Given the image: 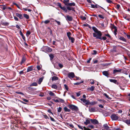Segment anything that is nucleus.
<instances>
[{"label": "nucleus", "instance_id": "f257e3e1", "mask_svg": "<svg viewBox=\"0 0 130 130\" xmlns=\"http://www.w3.org/2000/svg\"><path fill=\"white\" fill-rule=\"evenodd\" d=\"M92 29L94 32L93 33V36L95 37L96 39H99L101 40H103L104 41L107 39L105 36L102 37V34L101 32L98 29L94 26L92 27Z\"/></svg>", "mask_w": 130, "mask_h": 130}, {"label": "nucleus", "instance_id": "f03ea898", "mask_svg": "<svg viewBox=\"0 0 130 130\" xmlns=\"http://www.w3.org/2000/svg\"><path fill=\"white\" fill-rule=\"evenodd\" d=\"M75 3L74 2L69 3L68 4V6H67L66 8L67 10L69 11L72 10L75 12V8L71 7L72 6H75Z\"/></svg>", "mask_w": 130, "mask_h": 130}, {"label": "nucleus", "instance_id": "7ed1b4c3", "mask_svg": "<svg viewBox=\"0 0 130 130\" xmlns=\"http://www.w3.org/2000/svg\"><path fill=\"white\" fill-rule=\"evenodd\" d=\"M68 107L70 109L76 111H77L79 110L78 107L77 106L73 104H69L68 105Z\"/></svg>", "mask_w": 130, "mask_h": 130}, {"label": "nucleus", "instance_id": "20e7f679", "mask_svg": "<svg viewBox=\"0 0 130 130\" xmlns=\"http://www.w3.org/2000/svg\"><path fill=\"white\" fill-rule=\"evenodd\" d=\"M119 116L117 114L115 113H113L111 116V118L113 120H118Z\"/></svg>", "mask_w": 130, "mask_h": 130}, {"label": "nucleus", "instance_id": "39448f33", "mask_svg": "<svg viewBox=\"0 0 130 130\" xmlns=\"http://www.w3.org/2000/svg\"><path fill=\"white\" fill-rule=\"evenodd\" d=\"M57 6L59 7L62 10L65 12L66 13L68 11L66 7H62L61 4L60 3H57Z\"/></svg>", "mask_w": 130, "mask_h": 130}, {"label": "nucleus", "instance_id": "423d86ee", "mask_svg": "<svg viewBox=\"0 0 130 130\" xmlns=\"http://www.w3.org/2000/svg\"><path fill=\"white\" fill-rule=\"evenodd\" d=\"M41 50L48 53L49 52V47L47 46H43L41 48Z\"/></svg>", "mask_w": 130, "mask_h": 130}, {"label": "nucleus", "instance_id": "0eeeda50", "mask_svg": "<svg viewBox=\"0 0 130 130\" xmlns=\"http://www.w3.org/2000/svg\"><path fill=\"white\" fill-rule=\"evenodd\" d=\"M68 77L71 79L75 77V75L74 73L73 72H69L68 74Z\"/></svg>", "mask_w": 130, "mask_h": 130}, {"label": "nucleus", "instance_id": "6e6552de", "mask_svg": "<svg viewBox=\"0 0 130 130\" xmlns=\"http://www.w3.org/2000/svg\"><path fill=\"white\" fill-rule=\"evenodd\" d=\"M91 123L94 125L98 124H99V123L98 121L95 119H90Z\"/></svg>", "mask_w": 130, "mask_h": 130}, {"label": "nucleus", "instance_id": "1a4fd4ad", "mask_svg": "<svg viewBox=\"0 0 130 130\" xmlns=\"http://www.w3.org/2000/svg\"><path fill=\"white\" fill-rule=\"evenodd\" d=\"M97 103V102L95 101H93L90 102L89 101H88L85 104V105H88L89 104H90L91 105H94L95 104H96Z\"/></svg>", "mask_w": 130, "mask_h": 130}, {"label": "nucleus", "instance_id": "9d476101", "mask_svg": "<svg viewBox=\"0 0 130 130\" xmlns=\"http://www.w3.org/2000/svg\"><path fill=\"white\" fill-rule=\"evenodd\" d=\"M103 74L105 76L108 77L109 75L110 74L109 72L108 71H103L102 72Z\"/></svg>", "mask_w": 130, "mask_h": 130}, {"label": "nucleus", "instance_id": "9b49d317", "mask_svg": "<svg viewBox=\"0 0 130 130\" xmlns=\"http://www.w3.org/2000/svg\"><path fill=\"white\" fill-rule=\"evenodd\" d=\"M73 19V18L72 17L69 16L68 15L66 16V19L67 21H72Z\"/></svg>", "mask_w": 130, "mask_h": 130}, {"label": "nucleus", "instance_id": "f8f14e48", "mask_svg": "<svg viewBox=\"0 0 130 130\" xmlns=\"http://www.w3.org/2000/svg\"><path fill=\"white\" fill-rule=\"evenodd\" d=\"M53 76V75H52V76ZM58 79L59 78L58 77L54 76H52V77L50 78V80H52V81H54L58 80Z\"/></svg>", "mask_w": 130, "mask_h": 130}, {"label": "nucleus", "instance_id": "ddd939ff", "mask_svg": "<svg viewBox=\"0 0 130 130\" xmlns=\"http://www.w3.org/2000/svg\"><path fill=\"white\" fill-rule=\"evenodd\" d=\"M122 69H119L118 70L114 69L113 71V74H115L117 72H120L122 71Z\"/></svg>", "mask_w": 130, "mask_h": 130}, {"label": "nucleus", "instance_id": "4468645a", "mask_svg": "<svg viewBox=\"0 0 130 130\" xmlns=\"http://www.w3.org/2000/svg\"><path fill=\"white\" fill-rule=\"evenodd\" d=\"M76 125L77 126L78 128L80 129H81L82 130H83L84 129V130H85V128H86L87 129H89V128H87L85 126H81L79 125H78L77 124H76Z\"/></svg>", "mask_w": 130, "mask_h": 130}, {"label": "nucleus", "instance_id": "2eb2a0df", "mask_svg": "<svg viewBox=\"0 0 130 130\" xmlns=\"http://www.w3.org/2000/svg\"><path fill=\"white\" fill-rule=\"evenodd\" d=\"M109 81L112 83H113L116 84L118 85L119 83L117 82V80L115 79H109Z\"/></svg>", "mask_w": 130, "mask_h": 130}, {"label": "nucleus", "instance_id": "dca6fc26", "mask_svg": "<svg viewBox=\"0 0 130 130\" xmlns=\"http://www.w3.org/2000/svg\"><path fill=\"white\" fill-rule=\"evenodd\" d=\"M89 111L90 112H93L96 111L95 107H91L89 108Z\"/></svg>", "mask_w": 130, "mask_h": 130}, {"label": "nucleus", "instance_id": "f3484780", "mask_svg": "<svg viewBox=\"0 0 130 130\" xmlns=\"http://www.w3.org/2000/svg\"><path fill=\"white\" fill-rule=\"evenodd\" d=\"M33 67L32 66L28 67V68L27 69V72H28L33 70Z\"/></svg>", "mask_w": 130, "mask_h": 130}, {"label": "nucleus", "instance_id": "a211bd4d", "mask_svg": "<svg viewBox=\"0 0 130 130\" xmlns=\"http://www.w3.org/2000/svg\"><path fill=\"white\" fill-rule=\"evenodd\" d=\"M90 119H91L88 118V119H86V121L84 122V124L86 125H87L90 124Z\"/></svg>", "mask_w": 130, "mask_h": 130}, {"label": "nucleus", "instance_id": "6ab92c4d", "mask_svg": "<svg viewBox=\"0 0 130 130\" xmlns=\"http://www.w3.org/2000/svg\"><path fill=\"white\" fill-rule=\"evenodd\" d=\"M95 87L92 86L90 88H88L87 89V90H88L91 91H93L94 90Z\"/></svg>", "mask_w": 130, "mask_h": 130}, {"label": "nucleus", "instance_id": "aec40b11", "mask_svg": "<svg viewBox=\"0 0 130 130\" xmlns=\"http://www.w3.org/2000/svg\"><path fill=\"white\" fill-rule=\"evenodd\" d=\"M16 16L18 17H19L20 19H23V17L21 14H19L18 13H16Z\"/></svg>", "mask_w": 130, "mask_h": 130}, {"label": "nucleus", "instance_id": "412c9836", "mask_svg": "<svg viewBox=\"0 0 130 130\" xmlns=\"http://www.w3.org/2000/svg\"><path fill=\"white\" fill-rule=\"evenodd\" d=\"M26 60V58L24 56L22 57L21 61V64H22L23 63H24Z\"/></svg>", "mask_w": 130, "mask_h": 130}, {"label": "nucleus", "instance_id": "4be33fe9", "mask_svg": "<svg viewBox=\"0 0 130 130\" xmlns=\"http://www.w3.org/2000/svg\"><path fill=\"white\" fill-rule=\"evenodd\" d=\"M119 39L120 40H122L123 41L126 42V39L124 38L123 37L121 36L119 38Z\"/></svg>", "mask_w": 130, "mask_h": 130}, {"label": "nucleus", "instance_id": "5701e85b", "mask_svg": "<svg viewBox=\"0 0 130 130\" xmlns=\"http://www.w3.org/2000/svg\"><path fill=\"white\" fill-rule=\"evenodd\" d=\"M69 1V0H64L63 1V3L67 6H68V4L69 3H68Z\"/></svg>", "mask_w": 130, "mask_h": 130}, {"label": "nucleus", "instance_id": "b1692460", "mask_svg": "<svg viewBox=\"0 0 130 130\" xmlns=\"http://www.w3.org/2000/svg\"><path fill=\"white\" fill-rule=\"evenodd\" d=\"M104 128L106 130H107L109 129V127L108 125L107 124H105L103 125Z\"/></svg>", "mask_w": 130, "mask_h": 130}, {"label": "nucleus", "instance_id": "393cba45", "mask_svg": "<svg viewBox=\"0 0 130 130\" xmlns=\"http://www.w3.org/2000/svg\"><path fill=\"white\" fill-rule=\"evenodd\" d=\"M63 109L64 111L66 112H69L71 111L70 109H68L67 107H64V108Z\"/></svg>", "mask_w": 130, "mask_h": 130}, {"label": "nucleus", "instance_id": "a878e982", "mask_svg": "<svg viewBox=\"0 0 130 130\" xmlns=\"http://www.w3.org/2000/svg\"><path fill=\"white\" fill-rule=\"evenodd\" d=\"M49 57L50 58V60L52 61V59L54 57V54H49Z\"/></svg>", "mask_w": 130, "mask_h": 130}, {"label": "nucleus", "instance_id": "bb28decb", "mask_svg": "<svg viewBox=\"0 0 130 130\" xmlns=\"http://www.w3.org/2000/svg\"><path fill=\"white\" fill-rule=\"evenodd\" d=\"M51 87L52 88L57 89L58 88V86L56 85L53 84L52 85Z\"/></svg>", "mask_w": 130, "mask_h": 130}, {"label": "nucleus", "instance_id": "cd10ccee", "mask_svg": "<svg viewBox=\"0 0 130 130\" xmlns=\"http://www.w3.org/2000/svg\"><path fill=\"white\" fill-rule=\"evenodd\" d=\"M43 79V78L42 77L40 78L39 79L38 81V83L39 84H41V83Z\"/></svg>", "mask_w": 130, "mask_h": 130}, {"label": "nucleus", "instance_id": "c85d7f7f", "mask_svg": "<svg viewBox=\"0 0 130 130\" xmlns=\"http://www.w3.org/2000/svg\"><path fill=\"white\" fill-rule=\"evenodd\" d=\"M20 35L22 36L23 39L24 40L25 39V37L21 30L20 31Z\"/></svg>", "mask_w": 130, "mask_h": 130}, {"label": "nucleus", "instance_id": "c756f323", "mask_svg": "<svg viewBox=\"0 0 130 130\" xmlns=\"http://www.w3.org/2000/svg\"><path fill=\"white\" fill-rule=\"evenodd\" d=\"M69 39L70 40H71V42L72 43H73L74 42V41L75 40V39L74 38L71 37L70 38H69Z\"/></svg>", "mask_w": 130, "mask_h": 130}, {"label": "nucleus", "instance_id": "7c9ffc66", "mask_svg": "<svg viewBox=\"0 0 130 130\" xmlns=\"http://www.w3.org/2000/svg\"><path fill=\"white\" fill-rule=\"evenodd\" d=\"M38 86V84H37L36 83V82H34L33 83L31 84L30 85V86Z\"/></svg>", "mask_w": 130, "mask_h": 130}, {"label": "nucleus", "instance_id": "2f4dec72", "mask_svg": "<svg viewBox=\"0 0 130 130\" xmlns=\"http://www.w3.org/2000/svg\"><path fill=\"white\" fill-rule=\"evenodd\" d=\"M49 95L52 96H55V94L51 91H49Z\"/></svg>", "mask_w": 130, "mask_h": 130}, {"label": "nucleus", "instance_id": "473e14b6", "mask_svg": "<svg viewBox=\"0 0 130 130\" xmlns=\"http://www.w3.org/2000/svg\"><path fill=\"white\" fill-rule=\"evenodd\" d=\"M23 16L24 18H26V19H28L29 18V15L26 14H24Z\"/></svg>", "mask_w": 130, "mask_h": 130}, {"label": "nucleus", "instance_id": "72a5a7b5", "mask_svg": "<svg viewBox=\"0 0 130 130\" xmlns=\"http://www.w3.org/2000/svg\"><path fill=\"white\" fill-rule=\"evenodd\" d=\"M80 18L82 19V20H86V17L83 16V15H80Z\"/></svg>", "mask_w": 130, "mask_h": 130}, {"label": "nucleus", "instance_id": "f704fd0d", "mask_svg": "<svg viewBox=\"0 0 130 130\" xmlns=\"http://www.w3.org/2000/svg\"><path fill=\"white\" fill-rule=\"evenodd\" d=\"M84 82L83 81H82L81 82H78L74 84V85H79L80 84L82 83H83Z\"/></svg>", "mask_w": 130, "mask_h": 130}, {"label": "nucleus", "instance_id": "c9c22d12", "mask_svg": "<svg viewBox=\"0 0 130 130\" xmlns=\"http://www.w3.org/2000/svg\"><path fill=\"white\" fill-rule=\"evenodd\" d=\"M71 35L72 34L70 32H67V35L68 38H70V37H71Z\"/></svg>", "mask_w": 130, "mask_h": 130}, {"label": "nucleus", "instance_id": "e433bc0d", "mask_svg": "<svg viewBox=\"0 0 130 130\" xmlns=\"http://www.w3.org/2000/svg\"><path fill=\"white\" fill-rule=\"evenodd\" d=\"M111 25H112V26H111L112 28V29H115V30L116 29H117V27H116V26H115L114 25V24H111Z\"/></svg>", "mask_w": 130, "mask_h": 130}, {"label": "nucleus", "instance_id": "4c0bfd02", "mask_svg": "<svg viewBox=\"0 0 130 130\" xmlns=\"http://www.w3.org/2000/svg\"><path fill=\"white\" fill-rule=\"evenodd\" d=\"M97 52L95 50H93L91 53V54L92 55H95L97 54Z\"/></svg>", "mask_w": 130, "mask_h": 130}, {"label": "nucleus", "instance_id": "58836bf2", "mask_svg": "<svg viewBox=\"0 0 130 130\" xmlns=\"http://www.w3.org/2000/svg\"><path fill=\"white\" fill-rule=\"evenodd\" d=\"M49 117L50 118L51 120L52 121L54 122H56V120H55L52 117H51L50 116H49Z\"/></svg>", "mask_w": 130, "mask_h": 130}, {"label": "nucleus", "instance_id": "ea45409f", "mask_svg": "<svg viewBox=\"0 0 130 130\" xmlns=\"http://www.w3.org/2000/svg\"><path fill=\"white\" fill-rule=\"evenodd\" d=\"M90 81H91V82H90V83L92 84L93 85L94 84V80L93 79H90Z\"/></svg>", "mask_w": 130, "mask_h": 130}, {"label": "nucleus", "instance_id": "a19ab883", "mask_svg": "<svg viewBox=\"0 0 130 130\" xmlns=\"http://www.w3.org/2000/svg\"><path fill=\"white\" fill-rule=\"evenodd\" d=\"M104 95H105L107 98L109 99H110L111 98L109 97L108 95L106 93H104Z\"/></svg>", "mask_w": 130, "mask_h": 130}, {"label": "nucleus", "instance_id": "79ce46f5", "mask_svg": "<svg viewBox=\"0 0 130 130\" xmlns=\"http://www.w3.org/2000/svg\"><path fill=\"white\" fill-rule=\"evenodd\" d=\"M104 35L105 36H107L108 37H109L111 39V37L110 35L109 34H105Z\"/></svg>", "mask_w": 130, "mask_h": 130}, {"label": "nucleus", "instance_id": "37998d69", "mask_svg": "<svg viewBox=\"0 0 130 130\" xmlns=\"http://www.w3.org/2000/svg\"><path fill=\"white\" fill-rule=\"evenodd\" d=\"M30 34V32L29 31H28L26 34V36L27 37H28L29 36V35Z\"/></svg>", "mask_w": 130, "mask_h": 130}, {"label": "nucleus", "instance_id": "c03bdc74", "mask_svg": "<svg viewBox=\"0 0 130 130\" xmlns=\"http://www.w3.org/2000/svg\"><path fill=\"white\" fill-rule=\"evenodd\" d=\"M62 110V108L61 107H59L57 109V111L58 112H61Z\"/></svg>", "mask_w": 130, "mask_h": 130}, {"label": "nucleus", "instance_id": "a18cd8bd", "mask_svg": "<svg viewBox=\"0 0 130 130\" xmlns=\"http://www.w3.org/2000/svg\"><path fill=\"white\" fill-rule=\"evenodd\" d=\"M15 93L18 94H21L22 95H24V94L22 92H19V91H16L15 92Z\"/></svg>", "mask_w": 130, "mask_h": 130}, {"label": "nucleus", "instance_id": "49530a36", "mask_svg": "<svg viewBox=\"0 0 130 130\" xmlns=\"http://www.w3.org/2000/svg\"><path fill=\"white\" fill-rule=\"evenodd\" d=\"M128 71H127L126 70H124L123 71V73L125 74L126 75H127L128 74Z\"/></svg>", "mask_w": 130, "mask_h": 130}, {"label": "nucleus", "instance_id": "de8ad7c7", "mask_svg": "<svg viewBox=\"0 0 130 130\" xmlns=\"http://www.w3.org/2000/svg\"><path fill=\"white\" fill-rule=\"evenodd\" d=\"M64 88H65V89L67 91H68L69 88L68 87L67 85L65 84L64 85Z\"/></svg>", "mask_w": 130, "mask_h": 130}, {"label": "nucleus", "instance_id": "09e8293b", "mask_svg": "<svg viewBox=\"0 0 130 130\" xmlns=\"http://www.w3.org/2000/svg\"><path fill=\"white\" fill-rule=\"evenodd\" d=\"M13 4L14 5H16L17 6V7L19 9H20L21 10H22V9L20 8V7H19V5L17 4L16 3H13Z\"/></svg>", "mask_w": 130, "mask_h": 130}, {"label": "nucleus", "instance_id": "8fccbe9b", "mask_svg": "<svg viewBox=\"0 0 130 130\" xmlns=\"http://www.w3.org/2000/svg\"><path fill=\"white\" fill-rule=\"evenodd\" d=\"M126 123L128 124H130V119L129 120H126Z\"/></svg>", "mask_w": 130, "mask_h": 130}, {"label": "nucleus", "instance_id": "3c124183", "mask_svg": "<svg viewBox=\"0 0 130 130\" xmlns=\"http://www.w3.org/2000/svg\"><path fill=\"white\" fill-rule=\"evenodd\" d=\"M58 66L60 67V68H62L63 67V66L62 64L60 63H58Z\"/></svg>", "mask_w": 130, "mask_h": 130}, {"label": "nucleus", "instance_id": "603ef678", "mask_svg": "<svg viewBox=\"0 0 130 130\" xmlns=\"http://www.w3.org/2000/svg\"><path fill=\"white\" fill-rule=\"evenodd\" d=\"M37 68L38 70H39L41 69V67L40 66L38 65L37 66Z\"/></svg>", "mask_w": 130, "mask_h": 130}, {"label": "nucleus", "instance_id": "864d4df0", "mask_svg": "<svg viewBox=\"0 0 130 130\" xmlns=\"http://www.w3.org/2000/svg\"><path fill=\"white\" fill-rule=\"evenodd\" d=\"M59 102H60L61 103H63L64 101V100L61 99H59Z\"/></svg>", "mask_w": 130, "mask_h": 130}, {"label": "nucleus", "instance_id": "5fc2aeb1", "mask_svg": "<svg viewBox=\"0 0 130 130\" xmlns=\"http://www.w3.org/2000/svg\"><path fill=\"white\" fill-rule=\"evenodd\" d=\"M116 8L118 10L120 9V5L119 4H118L116 5Z\"/></svg>", "mask_w": 130, "mask_h": 130}, {"label": "nucleus", "instance_id": "6e6d98bb", "mask_svg": "<svg viewBox=\"0 0 130 130\" xmlns=\"http://www.w3.org/2000/svg\"><path fill=\"white\" fill-rule=\"evenodd\" d=\"M98 16L99 17L102 19H104V17L101 14L99 15Z\"/></svg>", "mask_w": 130, "mask_h": 130}, {"label": "nucleus", "instance_id": "4d7b16f0", "mask_svg": "<svg viewBox=\"0 0 130 130\" xmlns=\"http://www.w3.org/2000/svg\"><path fill=\"white\" fill-rule=\"evenodd\" d=\"M106 1L108 3L110 4L112 3H113L112 1L110 0H106Z\"/></svg>", "mask_w": 130, "mask_h": 130}, {"label": "nucleus", "instance_id": "13d9d810", "mask_svg": "<svg viewBox=\"0 0 130 130\" xmlns=\"http://www.w3.org/2000/svg\"><path fill=\"white\" fill-rule=\"evenodd\" d=\"M90 5L91 6V7L93 8H95V7H96V6H95V5H93V4H91Z\"/></svg>", "mask_w": 130, "mask_h": 130}, {"label": "nucleus", "instance_id": "bf43d9fd", "mask_svg": "<svg viewBox=\"0 0 130 130\" xmlns=\"http://www.w3.org/2000/svg\"><path fill=\"white\" fill-rule=\"evenodd\" d=\"M42 23H44L45 24L48 23H49V20H46L44 21H42Z\"/></svg>", "mask_w": 130, "mask_h": 130}, {"label": "nucleus", "instance_id": "052dcab7", "mask_svg": "<svg viewBox=\"0 0 130 130\" xmlns=\"http://www.w3.org/2000/svg\"><path fill=\"white\" fill-rule=\"evenodd\" d=\"M28 88L29 90H30L32 91L34 90L33 88L30 87H28Z\"/></svg>", "mask_w": 130, "mask_h": 130}, {"label": "nucleus", "instance_id": "680f3d73", "mask_svg": "<svg viewBox=\"0 0 130 130\" xmlns=\"http://www.w3.org/2000/svg\"><path fill=\"white\" fill-rule=\"evenodd\" d=\"M88 126L91 129L93 128H94V126L92 125H88Z\"/></svg>", "mask_w": 130, "mask_h": 130}, {"label": "nucleus", "instance_id": "e2e57ef3", "mask_svg": "<svg viewBox=\"0 0 130 130\" xmlns=\"http://www.w3.org/2000/svg\"><path fill=\"white\" fill-rule=\"evenodd\" d=\"M22 100L24 101L25 102H27V103H28V100H27V99H22Z\"/></svg>", "mask_w": 130, "mask_h": 130}, {"label": "nucleus", "instance_id": "0e129e2a", "mask_svg": "<svg viewBox=\"0 0 130 130\" xmlns=\"http://www.w3.org/2000/svg\"><path fill=\"white\" fill-rule=\"evenodd\" d=\"M55 21L59 25H60V23L59 21H58L56 20H55Z\"/></svg>", "mask_w": 130, "mask_h": 130}, {"label": "nucleus", "instance_id": "69168bd1", "mask_svg": "<svg viewBox=\"0 0 130 130\" xmlns=\"http://www.w3.org/2000/svg\"><path fill=\"white\" fill-rule=\"evenodd\" d=\"M117 29H115V30L114 31V34L116 36V35L117 34Z\"/></svg>", "mask_w": 130, "mask_h": 130}, {"label": "nucleus", "instance_id": "338daca9", "mask_svg": "<svg viewBox=\"0 0 130 130\" xmlns=\"http://www.w3.org/2000/svg\"><path fill=\"white\" fill-rule=\"evenodd\" d=\"M88 101H87V100H86L85 99H84V100L83 101V102L84 103H86Z\"/></svg>", "mask_w": 130, "mask_h": 130}, {"label": "nucleus", "instance_id": "774afa93", "mask_svg": "<svg viewBox=\"0 0 130 130\" xmlns=\"http://www.w3.org/2000/svg\"><path fill=\"white\" fill-rule=\"evenodd\" d=\"M99 107H100L102 108H104V106L102 105L101 104L99 105Z\"/></svg>", "mask_w": 130, "mask_h": 130}]
</instances>
